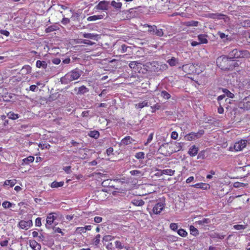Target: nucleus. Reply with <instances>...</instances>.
Instances as JSON below:
<instances>
[{"label": "nucleus", "instance_id": "obj_1", "mask_svg": "<svg viewBox=\"0 0 250 250\" xmlns=\"http://www.w3.org/2000/svg\"><path fill=\"white\" fill-rule=\"evenodd\" d=\"M83 71L78 68H76L66 74L61 79L62 83L67 84L69 83L78 79L82 74Z\"/></svg>", "mask_w": 250, "mask_h": 250}, {"label": "nucleus", "instance_id": "obj_2", "mask_svg": "<svg viewBox=\"0 0 250 250\" xmlns=\"http://www.w3.org/2000/svg\"><path fill=\"white\" fill-rule=\"evenodd\" d=\"M216 62L217 65L221 69H230L232 68L231 65L235 66L236 63L233 61L231 60L230 56L227 57L225 56H220L217 59Z\"/></svg>", "mask_w": 250, "mask_h": 250}, {"label": "nucleus", "instance_id": "obj_3", "mask_svg": "<svg viewBox=\"0 0 250 250\" xmlns=\"http://www.w3.org/2000/svg\"><path fill=\"white\" fill-rule=\"evenodd\" d=\"M231 59L234 58H248L250 57V53L247 50H238L234 49L229 54Z\"/></svg>", "mask_w": 250, "mask_h": 250}, {"label": "nucleus", "instance_id": "obj_4", "mask_svg": "<svg viewBox=\"0 0 250 250\" xmlns=\"http://www.w3.org/2000/svg\"><path fill=\"white\" fill-rule=\"evenodd\" d=\"M204 134V130H199L197 133L191 132L185 136V139L187 141L195 140L200 138Z\"/></svg>", "mask_w": 250, "mask_h": 250}, {"label": "nucleus", "instance_id": "obj_5", "mask_svg": "<svg viewBox=\"0 0 250 250\" xmlns=\"http://www.w3.org/2000/svg\"><path fill=\"white\" fill-rule=\"evenodd\" d=\"M246 145L247 141L241 140L236 142L233 147H229V150L230 151H233L234 150L236 151H241L246 146Z\"/></svg>", "mask_w": 250, "mask_h": 250}, {"label": "nucleus", "instance_id": "obj_6", "mask_svg": "<svg viewBox=\"0 0 250 250\" xmlns=\"http://www.w3.org/2000/svg\"><path fill=\"white\" fill-rule=\"evenodd\" d=\"M195 64H187L182 66V69L187 73H193L194 72L199 73V72L195 69Z\"/></svg>", "mask_w": 250, "mask_h": 250}, {"label": "nucleus", "instance_id": "obj_7", "mask_svg": "<svg viewBox=\"0 0 250 250\" xmlns=\"http://www.w3.org/2000/svg\"><path fill=\"white\" fill-rule=\"evenodd\" d=\"M239 107L245 110L250 109V96L244 99L239 104Z\"/></svg>", "mask_w": 250, "mask_h": 250}, {"label": "nucleus", "instance_id": "obj_8", "mask_svg": "<svg viewBox=\"0 0 250 250\" xmlns=\"http://www.w3.org/2000/svg\"><path fill=\"white\" fill-rule=\"evenodd\" d=\"M209 17L213 19L223 20L226 23L229 22V21L228 17L221 14H210L209 15Z\"/></svg>", "mask_w": 250, "mask_h": 250}, {"label": "nucleus", "instance_id": "obj_9", "mask_svg": "<svg viewBox=\"0 0 250 250\" xmlns=\"http://www.w3.org/2000/svg\"><path fill=\"white\" fill-rule=\"evenodd\" d=\"M33 223L31 220L28 221L21 220L19 223V226L21 229L27 230L32 226Z\"/></svg>", "mask_w": 250, "mask_h": 250}, {"label": "nucleus", "instance_id": "obj_10", "mask_svg": "<svg viewBox=\"0 0 250 250\" xmlns=\"http://www.w3.org/2000/svg\"><path fill=\"white\" fill-rule=\"evenodd\" d=\"M56 214L55 213H49L46 218V224L45 225L46 228L49 229L48 225H51L53 224L54 220L57 218Z\"/></svg>", "mask_w": 250, "mask_h": 250}, {"label": "nucleus", "instance_id": "obj_11", "mask_svg": "<svg viewBox=\"0 0 250 250\" xmlns=\"http://www.w3.org/2000/svg\"><path fill=\"white\" fill-rule=\"evenodd\" d=\"M109 1L106 0L101 1L95 8L98 10H107L108 9Z\"/></svg>", "mask_w": 250, "mask_h": 250}, {"label": "nucleus", "instance_id": "obj_12", "mask_svg": "<svg viewBox=\"0 0 250 250\" xmlns=\"http://www.w3.org/2000/svg\"><path fill=\"white\" fill-rule=\"evenodd\" d=\"M164 208L165 205L163 203H158L153 207V211L154 213L156 214H159L164 209Z\"/></svg>", "mask_w": 250, "mask_h": 250}, {"label": "nucleus", "instance_id": "obj_13", "mask_svg": "<svg viewBox=\"0 0 250 250\" xmlns=\"http://www.w3.org/2000/svg\"><path fill=\"white\" fill-rule=\"evenodd\" d=\"M192 187L195 188H201L204 190H208L210 188V186L208 184L203 183L196 184L195 185H192Z\"/></svg>", "mask_w": 250, "mask_h": 250}, {"label": "nucleus", "instance_id": "obj_14", "mask_svg": "<svg viewBox=\"0 0 250 250\" xmlns=\"http://www.w3.org/2000/svg\"><path fill=\"white\" fill-rule=\"evenodd\" d=\"M198 150V147L196 146L195 145H193L189 148L188 153L191 156H195L197 155Z\"/></svg>", "mask_w": 250, "mask_h": 250}, {"label": "nucleus", "instance_id": "obj_15", "mask_svg": "<svg viewBox=\"0 0 250 250\" xmlns=\"http://www.w3.org/2000/svg\"><path fill=\"white\" fill-rule=\"evenodd\" d=\"M29 245L33 250H40L41 249L40 244L35 240H30Z\"/></svg>", "mask_w": 250, "mask_h": 250}, {"label": "nucleus", "instance_id": "obj_16", "mask_svg": "<svg viewBox=\"0 0 250 250\" xmlns=\"http://www.w3.org/2000/svg\"><path fill=\"white\" fill-rule=\"evenodd\" d=\"M147 28V32L152 35L154 34L156 30V26L155 25H149L147 24H144L143 28Z\"/></svg>", "mask_w": 250, "mask_h": 250}, {"label": "nucleus", "instance_id": "obj_17", "mask_svg": "<svg viewBox=\"0 0 250 250\" xmlns=\"http://www.w3.org/2000/svg\"><path fill=\"white\" fill-rule=\"evenodd\" d=\"M197 37L200 44H206L208 42L207 35L205 34H200Z\"/></svg>", "mask_w": 250, "mask_h": 250}, {"label": "nucleus", "instance_id": "obj_18", "mask_svg": "<svg viewBox=\"0 0 250 250\" xmlns=\"http://www.w3.org/2000/svg\"><path fill=\"white\" fill-rule=\"evenodd\" d=\"M83 37L85 38H88L90 39H93L97 41L98 39V35L97 34H94L92 33H84Z\"/></svg>", "mask_w": 250, "mask_h": 250}, {"label": "nucleus", "instance_id": "obj_19", "mask_svg": "<svg viewBox=\"0 0 250 250\" xmlns=\"http://www.w3.org/2000/svg\"><path fill=\"white\" fill-rule=\"evenodd\" d=\"M132 141H133V140L131 137L127 136L122 140L121 143L125 145H127L131 144Z\"/></svg>", "mask_w": 250, "mask_h": 250}, {"label": "nucleus", "instance_id": "obj_20", "mask_svg": "<svg viewBox=\"0 0 250 250\" xmlns=\"http://www.w3.org/2000/svg\"><path fill=\"white\" fill-rule=\"evenodd\" d=\"M148 104L147 101H144L142 102L139 103L138 104H135V107L137 109H141L144 107L148 106Z\"/></svg>", "mask_w": 250, "mask_h": 250}, {"label": "nucleus", "instance_id": "obj_21", "mask_svg": "<svg viewBox=\"0 0 250 250\" xmlns=\"http://www.w3.org/2000/svg\"><path fill=\"white\" fill-rule=\"evenodd\" d=\"M110 4L117 10H120L122 6V3L121 2L119 1H116L115 0H112Z\"/></svg>", "mask_w": 250, "mask_h": 250}, {"label": "nucleus", "instance_id": "obj_22", "mask_svg": "<svg viewBox=\"0 0 250 250\" xmlns=\"http://www.w3.org/2000/svg\"><path fill=\"white\" fill-rule=\"evenodd\" d=\"M36 65L38 68H46L47 67V63L45 61L38 60L36 62Z\"/></svg>", "mask_w": 250, "mask_h": 250}, {"label": "nucleus", "instance_id": "obj_23", "mask_svg": "<svg viewBox=\"0 0 250 250\" xmlns=\"http://www.w3.org/2000/svg\"><path fill=\"white\" fill-rule=\"evenodd\" d=\"M104 18V16L100 15H94L90 16L87 18V20L89 21H95L98 20L102 19Z\"/></svg>", "mask_w": 250, "mask_h": 250}, {"label": "nucleus", "instance_id": "obj_24", "mask_svg": "<svg viewBox=\"0 0 250 250\" xmlns=\"http://www.w3.org/2000/svg\"><path fill=\"white\" fill-rule=\"evenodd\" d=\"M173 152H177L180 151L182 148V145L180 143H175L172 146Z\"/></svg>", "mask_w": 250, "mask_h": 250}, {"label": "nucleus", "instance_id": "obj_25", "mask_svg": "<svg viewBox=\"0 0 250 250\" xmlns=\"http://www.w3.org/2000/svg\"><path fill=\"white\" fill-rule=\"evenodd\" d=\"M217 34L224 42L229 40L230 38L229 37L228 35H226V34L220 31L218 32Z\"/></svg>", "mask_w": 250, "mask_h": 250}, {"label": "nucleus", "instance_id": "obj_26", "mask_svg": "<svg viewBox=\"0 0 250 250\" xmlns=\"http://www.w3.org/2000/svg\"><path fill=\"white\" fill-rule=\"evenodd\" d=\"M34 157L33 156H29L26 158H24L22 160V162H23L22 165L23 164L28 165L30 163H32L34 161Z\"/></svg>", "mask_w": 250, "mask_h": 250}, {"label": "nucleus", "instance_id": "obj_27", "mask_svg": "<svg viewBox=\"0 0 250 250\" xmlns=\"http://www.w3.org/2000/svg\"><path fill=\"white\" fill-rule=\"evenodd\" d=\"M63 185H64V182L62 181L59 182H56V181H54L51 184L50 186L52 188H57L59 187H62Z\"/></svg>", "mask_w": 250, "mask_h": 250}, {"label": "nucleus", "instance_id": "obj_28", "mask_svg": "<svg viewBox=\"0 0 250 250\" xmlns=\"http://www.w3.org/2000/svg\"><path fill=\"white\" fill-rule=\"evenodd\" d=\"M247 227L246 225H235L233 226L234 229L242 231Z\"/></svg>", "mask_w": 250, "mask_h": 250}, {"label": "nucleus", "instance_id": "obj_29", "mask_svg": "<svg viewBox=\"0 0 250 250\" xmlns=\"http://www.w3.org/2000/svg\"><path fill=\"white\" fill-rule=\"evenodd\" d=\"M175 173V170H172L171 169H163L162 171V174L172 176Z\"/></svg>", "mask_w": 250, "mask_h": 250}, {"label": "nucleus", "instance_id": "obj_30", "mask_svg": "<svg viewBox=\"0 0 250 250\" xmlns=\"http://www.w3.org/2000/svg\"><path fill=\"white\" fill-rule=\"evenodd\" d=\"M167 62L168 63V64L171 66H175L177 64L178 60L174 57H172L170 59H169L167 61Z\"/></svg>", "mask_w": 250, "mask_h": 250}, {"label": "nucleus", "instance_id": "obj_31", "mask_svg": "<svg viewBox=\"0 0 250 250\" xmlns=\"http://www.w3.org/2000/svg\"><path fill=\"white\" fill-rule=\"evenodd\" d=\"M198 21H187L185 22V25L187 26H197L198 25Z\"/></svg>", "mask_w": 250, "mask_h": 250}, {"label": "nucleus", "instance_id": "obj_32", "mask_svg": "<svg viewBox=\"0 0 250 250\" xmlns=\"http://www.w3.org/2000/svg\"><path fill=\"white\" fill-rule=\"evenodd\" d=\"M7 117L9 119H11L12 120H16L17 119H18L20 116L18 114H15L13 112H9L7 114Z\"/></svg>", "mask_w": 250, "mask_h": 250}, {"label": "nucleus", "instance_id": "obj_33", "mask_svg": "<svg viewBox=\"0 0 250 250\" xmlns=\"http://www.w3.org/2000/svg\"><path fill=\"white\" fill-rule=\"evenodd\" d=\"M165 100H168L170 98V95L166 91H162L159 94Z\"/></svg>", "mask_w": 250, "mask_h": 250}, {"label": "nucleus", "instance_id": "obj_34", "mask_svg": "<svg viewBox=\"0 0 250 250\" xmlns=\"http://www.w3.org/2000/svg\"><path fill=\"white\" fill-rule=\"evenodd\" d=\"M16 183V180L15 179L13 180H7L4 182V185L10 186L11 187L14 186Z\"/></svg>", "mask_w": 250, "mask_h": 250}, {"label": "nucleus", "instance_id": "obj_35", "mask_svg": "<svg viewBox=\"0 0 250 250\" xmlns=\"http://www.w3.org/2000/svg\"><path fill=\"white\" fill-rule=\"evenodd\" d=\"M132 204L136 206H142L145 202L142 200L134 199L132 201Z\"/></svg>", "mask_w": 250, "mask_h": 250}, {"label": "nucleus", "instance_id": "obj_36", "mask_svg": "<svg viewBox=\"0 0 250 250\" xmlns=\"http://www.w3.org/2000/svg\"><path fill=\"white\" fill-rule=\"evenodd\" d=\"M88 135L91 137L97 139L99 136V133L98 131L93 130L90 131V132L88 133Z\"/></svg>", "mask_w": 250, "mask_h": 250}, {"label": "nucleus", "instance_id": "obj_37", "mask_svg": "<svg viewBox=\"0 0 250 250\" xmlns=\"http://www.w3.org/2000/svg\"><path fill=\"white\" fill-rule=\"evenodd\" d=\"M189 230L191 234L194 236H196L198 234V230L194 226H190L189 227Z\"/></svg>", "mask_w": 250, "mask_h": 250}, {"label": "nucleus", "instance_id": "obj_38", "mask_svg": "<svg viewBox=\"0 0 250 250\" xmlns=\"http://www.w3.org/2000/svg\"><path fill=\"white\" fill-rule=\"evenodd\" d=\"M21 71L25 74H29L31 72V67L29 65H25L22 67Z\"/></svg>", "mask_w": 250, "mask_h": 250}, {"label": "nucleus", "instance_id": "obj_39", "mask_svg": "<svg viewBox=\"0 0 250 250\" xmlns=\"http://www.w3.org/2000/svg\"><path fill=\"white\" fill-rule=\"evenodd\" d=\"M247 186V184L240 183V182H235L233 184L234 187H235L236 188H245Z\"/></svg>", "mask_w": 250, "mask_h": 250}, {"label": "nucleus", "instance_id": "obj_40", "mask_svg": "<svg viewBox=\"0 0 250 250\" xmlns=\"http://www.w3.org/2000/svg\"><path fill=\"white\" fill-rule=\"evenodd\" d=\"M178 234L181 237H185L188 235V232L184 229H181L177 230Z\"/></svg>", "mask_w": 250, "mask_h": 250}, {"label": "nucleus", "instance_id": "obj_41", "mask_svg": "<svg viewBox=\"0 0 250 250\" xmlns=\"http://www.w3.org/2000/svg\"><path fill=\"white\" fill-rule=\"evenodd\" d=\"M101 236L100 234H97L95 238L93 239V244L95 246H97L100 242Z\"/></svg>", "mask_w": 250, "mask_h": 250}, {"label": "nucleus", "instance_id": "obj_42", "mask_svg": "<svg viewBox=\"0 0 250 250\" xmlns=\"http://www.w3.org/2000/svg\"><path fill=\"white\" fill-rule=\"evenodd\" d=\"M210 222L209 219L204 218L201 220L197 222V223L200 225H203L205 224H209Z\"/></svg>", "mask_w": 250, "mask_h": 250}, {"label": "nucleus", "instance_id": "obj_43", "mask_svg": "<svg viewBox=\"0 0 250 250\" xmlns=\"http://www.w3.org/2000/svg\"><path fill=\"white\" fill-rule=\"evenodd\" d=\"M115 239L114 236L110 235H105L103 237V240L105 242L110 241Z\"/></svg>", "mask_w": 250, "mask_h": 250}, {"label": "nucleus", "instance_id": "obj_44", "mask_svg": "<svg viewBox=\"0 0 250 250\" xmlns=\"http://www.w3.org/2000/svg\"><path fill=\"white\" fill-rule=\"evenodd\" d=\"M135 157L138 159H143L145 157V153L143 152H138L135 154Z\"/></svg>", "mask_w": 250, "mask_h": 250}, {"label": "nucleus", "instance_id": "obj_45", "mask_svg": "<svg viewBox=\"0 0 250 250\" xmlns=\"http://www.w3.org/2000/svg\"><path fill=\"white\" fill-rule=\"evenodd\" d=\"M154 35H156L159 37H162L164 35V32L162 29H157L156 28V30H155Z\"/></svg>", "mask_w": 250, "mask_h": 250}, {"label": "nucleus", "instance_id": "obj_46", "mask_svg": "<svg viewBox=\"0 0 250 250\" xmlns=\"http://www.w3.org/2000/svg\"><path fill=\"white\" fill-rule=\"evenodd\" d=\"M115 247L117 249H122L124 248V246L119 241H116L115 242Z\"/></svg>", "mask_w": 250, "mask_h": 250}, {"label": "nucleus", "instance_id": "obj_47", "mask_svg": "<svg viewBox=\"0 0 250 250\" xmlns=\"http://www.w3.org/2000/svg\"><path fill=\"white\" fill-rule=\"evenodd\" d=\"M130 173L132 175H139V176H140V175H143V173L141 171H139L138 170H131L130 171Z\"/></svg>", "mask_w": 250, "mask_h": 250}, {"label": "nucleus", "instance_id": "obj_48", "mask_svg": "<svg viewBox=\"0 0 250 250\" xmlns=\"http://www.w3.org/2000/svg\"><path fill=\"white\" fill-rule=\"evenodd\" d=\"M169 228L172 230L175 231L178 229V225H177V224L174 223H171L170 224Z\"/></svg>", "mask_w": 250, "mask_h": 250}, {"label": "nucleus", "instance_id": "obj_49", "mask_svg": "<svg viewBox=\"0 0 250 250\" xmlns=\"http://www.w3.org/2000/svg\"><path fill=\"white\" fill-rule=\"evenodd\" d=\"M129 47L126 46L125 44H123L121 46V47L120 50V52L121 53H125L127 51V49Z\"/></svg>", "mask_w": 250, "mask_h": 250}, {"label": "nucleus", "instance_id": "obj_50", "mask_svg": "<svg viewBox=\"0 0 250 250\" xmlns=\"http://www.w3.org/2000/svg\"><path fill=\"white\" fill-rule=\"evenodd\" d=\"M223 92L224 93H225L227 94V96L229 97V98H233L234 97V96L233 94L231 93L230 91H229L227 89H224L223 90Z\"/></svg>", "mask_w": 250, "mask_h": 250}, {"label": "nucleus", "instance_id": "obj_51", "mask_svg": "<svg viewBox=\"0 0 250 250\" xmlns=\"http://www.w3.org/2000/svg\"><path fill=\"white\" fill-rule=\"evenodd\" d=\"M2 205L4 208H9L11 207L12 204L11 203H10L9 202L5 201L2 203Z\"/></svg>", "mask_w": 250, "mask_h": 250}, {"label": "nucleus", "instance_id": "obj_52", "mask_svg": "<svg viewBox=\"0 0 250 250\" xmlns=\"http://www.w3.org/2000/svg\"><path fill=\"white\" fill-rule=\"evenodd\" d=\"M138 64H139V63L138 62L132 61L129 63V66L130 68H134Z\"/></svg>", "mask_w": 250, "mask_h": 250}, {"label": "nucleus", "instance_id": "obj_53", "mask_svg": "<svg viewBox=\"0 0 250 250\" xmlns=\"http://www.w3.org/2000/svg\"><path fill=\"white\" fill-rule=\"evenodd\" d=\"M87 91V89L84 86H82L79 89V92L80 93H84Z\"/></svg>", "mask_w": 250, "mask_h": 250}, {"label": "nucleus", "instance_id": "obj_54", "mask_svg": "<svg viewBox=\"0 0 250 250\" xmlns=\"http://www.w3.org/2000/svg\"><path fill=\"white\" fill-rule=\"evenodd\" d=\"M76 231L79 232V233H84L86 232L85 231V229L84 228V227H78L76 229Z\"/></svg>", "mask_w": 250, "mask_h": 250}, {"label": "nucleus", "instance_id": "obj_55", "mask_svg": "<svg viewBox=\"0 0 250 250\" xmlns=\"http://www.w3.org/2000/svg\"><path fill=\"white\" fill-rule=\"evenodd\" d=\"M160 107H161V106H160V105L159 104H155V105H153V106H151V108H152V112H154L155 111V110H158V109H159L160 108Z\"/></svg>", "mask_w": 250, "mask_h": 250}, {"label": "nucleus", "instance_id": "obj_56", "mask_svg": "<svg viewBox=\"0 0 250 250\" xmlns=\"http://www.w3.org/2000/svg\"><path fill=\"white\" fill-rule=\"evenodd\" d=\"M35 226L37 227H40L42 226L41 218L40 217L37 218L35 220Z\"/></svg>", "mask_w": 250, "mask_h": 250}, {"label": "nucleus", "instance_id": "obj_57", "mask_svg": "<svg viewBox=\"0 0 250 250\" xmlns=\"http://www.w3.org/2000/svg\"><path fill=\"white\" fill-rule=\"evenodd\" d=\"M178 137V134L176 131H173L172 132L171 134V138L173 139L176 140L177 139Z\"/></svg>", "mask_w": 250, "mask_h": 250}, {"label": "nucleus", "instance_id": "obj_58", "mask_svg": "<svg viewBox=\"0 0 250 250\" xmlns=\"http://www.w3.org/2000/svg\"><path fill=\"white\" fill-rule=\"evenodd\" d=\"M153 133H151L149 134V135L147 139V141L145 144V145L146 146L148 143H149L152 141V140L153 139Z\"/></svg>", "mask_w": 250, "mask_h": 250}, {"label": "nucleus", "instance_id": "obj_59", "mask_svg": "<svg viewBox=\"0 0 250 250\" xmlns=\"http://www.w3.org/2000/svg\"><path fill=\"white\" fill-rule=\"evenodd\" d=\"M54 231L56 233H61L62 235H63V233L62 231V230L60 228L58 227H54L53 228Z\"/></svg>", "mask_w": 250, "mask_h": 250}, {"label": "nucleus", "instance_id": "obj_60", "mask_svg": "<svg viewBox=\"0 0 250 250\" xmlns=\"http://www.w3.org/2000/svg\"><path fill=\"white\" fill-rule=\"evenodd\" d=\"M0 33L7 37L9 36L10 34L9 32L5 30H0Z\"/></svg>", "mask_w": 250, "mask_h": 250}, {"label": "nucleus", "instance_id": "obj_61", "mask_svg": "<svg viewBox=\"0 0 250 250\" xmlns=\"http://www.w3.org/2000/svg\"><path fill=\"white\" fill-rule=\"evenodd\" d=\"M52 62L54 64H59L61 62V60L59 58H54L52 60Z\"/></svg>", "mask_w": 250, "mask_h": 250}, {"label": "nucleus", "instance_id": "obj_62", "mask_svg": "<svg viewBox=\"0 0 250 250\" xmlns=\"http://www.w3.org/2000/svg\"><path fill=\"white\" fill-rule=\"evenodd\" d=\"M113 152V148L112 147H109L106 150V153L108 156L110 155Z\"/></svg>", "mask_w": 250, "mask_h": 250}, {"label": "nucleus", "instance_id": "obj_63", "mask_svg": "<svg viewBox=\"0 0 250 250\" xmlns=\"http://www.w3.org/2000/svg\"><path fill=\"white\" fill-rule=\"evenodd\" d=\"M70 168H71V167L70 166L65 167L63 168V169L64 170V171L66 173L69 174V173H70V172H71Z\"/></svg>", "mask_w": 250, "mask_h": 250}, {"label": "nucleus", "instance_id": "obj_64", "mask_svg": "<svg viewBox=\"0 0 250 250\" xmlns=\"http://www.w3.org/2000/svg\"><path fill=\"white\" fill-rule=\"evenodd\" d=\"M38 89L37 86L36 85H32L30 86L29 89L32 91H36Z\"/></svg>", "mask_w": 250, "mask_h": 250}]
</instances>
